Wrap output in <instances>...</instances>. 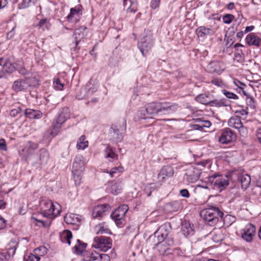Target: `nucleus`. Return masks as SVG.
<instances>
[{
	"label": "nucleus",
	"instance_id": "nucleus-1",
	"mask_svg": "<svg viewBox=\"0 0 261 261\" xmlns=\"http://www.w3.org/2000/svg\"><path fill=\"white\" fill-rule=\"evenodd\" d=\"M171 229L170 223H165L154 233L159 241L156 247L161 254L165 253L168 250V247L174 245L173 238L170 234Z\"/></svg>",
	"mask_w": 261,
	"mask_h": 261
},
{
	"label": "nucleus",
	"instance_id": "nucleus-2",
	"mask_svg": "<svg viewBox=\"0 0 261 261\" xmlns=\"http://www.w3.org/2000/svg\"><path fill=\"white\" fill-rule=\"evenodd\" d=\"M61 206L58 203H54L50 200L43 198L39 201V213L43 217L51 221L55 218L60 213Z\"/></svg>",
	"mask_w": 261,
	"mask_h": 261
},
{
	"label": "nucleus",
	"instance_id": "nucleus-3",
	"mask_svg": "<svg viewBox=\"0 0 261 261\" xmlns=\"http://www.w3.org/2000/svg\"><path fill=\"white\" fill-rule=\"evenodd\" d=\"M162 115V102H152L148 103L139 111L138 116L141 119Z\"/></svg>",
	"mask_w": 261,
	"mask_h": 261
},
{
	"label": "nucleus",
	"instance_id": "nucleus-4",
	"mask_svg": "<svg viewBox=\"0 0 261 261\" xmlns=\"http://www.w3.org/2000/svg\"><path fill=\"white\" fill-rule=\"evenodd\" d=\"M200 216L206 221L209 225H214L222 218L223 213L217 207L204 209L201 211Z\"/></svg>",
	"mask_w": 261,
	"mask_h": 261
},
{
	"label": "nucleus",
	"instance_id": "nucleus-5",
	"mask_svg": "<svg viewBox=\"0 0 261 261\" xmlns=\"http://www.w3.org/2000/svg\"><path fill=\"white\" fill-rule=\"evenodd\" d=\"M208 181L211 184L213 188L219 192L222 191L229 185L228 178L227 175L219 174H214L208 177Z\"/></svg>",
	"mask_w": 261,
	"mask_h": 261
},
{
	"label": "nucleus",
	"instance_id": "nucleus-6",
	"mask_svg": "<svg viewBox=\"0 0 261 261\" xmlns=\"http://www.w3.org/2000/svg\"><path fill=\"white\" fill-rule=\"evenodd\" d=\"M69 109L64 108L62 111L59 114L57 119L53 123L50 135L53 137L56 136L61 127L62 124L69 118Z\"/></svg>",
	"mask_w": 261,
	"mask_h": 261
},
{
	"label": "nucleus",
	"instance_id": "nucleus-7",
	"mask_svg": "<svg viewBox=\"0 0 261 261\" xmlns=\"http://www.w3.org/2000/svg\"><path fill=\"white\" fill-rule=\"evenodd\" d=\"M128 210V205L122 204L111 214V217L117 226L122 224L124 220L125 216Z\"/></svg>",
	"mask_w": 261,
	"mask_h": 261
},
{
	"label": "nucleus",
	"instance_id": "nucleus-8",
	"mask_svg": "<svg viewBox=\"0 0 261 261\" xmlns=\"http://www.w3.org/2000/svg\"><path fill=\"white\" fill-rule=\"evenodd\" d=\"M93 246L101 251H106L112 247V240L107 237H95Z\"/></svg>",
	"mask_w": 261,
	"mask_h": 261
},
{
	"label": "nucleus",
	"instance_id": "nucleus-9",
	"mask_svg": "<svg viewBox=\"0 0 261 261\" xmlns=\"http://www.w3.org/2000/svg\"><path fill=\"white\" fill-rule=\"evenodd\" d=\"M34 78L25 77L19 79L15 81L12 85V88L15 92H20L26 90L31 86Z\"/></svg>",
	"mask_w": 261,
	"mask_h": 261
},
{
	"label": "nucleus",
	"instance_id": "nucleus-10",
	"mask_svg": "<svg viewBox=\"0 0 261 261\" xmlns=\"http://www.w3.org/2000/svg\"><path fill=\"white\" fill-rule=\"evenodd\" d=\"M154 40L152 34L149 33L145 35L140 42L138 46L143 56H145V53H147L153 46Z\"/></svg>",
	"mask_w": 261,
	"mask_h": 261
},
{
	"label": "nucleus",
	"instance_id": "nucleus-11",
	"mask_svg": "<svg viewBox=\"0 0 261 261\" xmlns=\"http://www.w3.org/2000/svg\"><path fill=\"white\" fill-rule=\"evenodd\" d=\"M82 15V7L77 5L70 9V13L66 17V19L69 22L76 23L79 21Z\"/></svg>",
	"mask_w": 261,
	"mask_h": 261
},
{
	"label": "nucleus",
	"instance_id": "nucleus-12",
	"mask_svg": "<svg viewBox=\"0 0 261 261\" xmlns=\"http://www.w3.org/2000/svg\"><path fill=\"white\" fill-rule=\"evenodd\" d=\"M224 64L219 61L211 62L206 67V71L210 73L220 75L225 69Z\"/></svg>",
	"mask_w": 261,
	"mask_h": 261
},
{
	"label": "nucleus",
	"instance_id": "nucleus-13",
	"mask_svg": "<svg viewBox=\"0 0 261 261\" xmlns=\"http://www.w3.org/2000/svg\"><path fill=\"white\" fill-rule=\"evenodd\" d=\"M256 232V228L254 225L248 223L245 228L242 230V238L247 242H251Z\"/></svg>",
	"mask_w": 261,
	"mask_h": 261
},
{
	"label": "nucleus",
	"instance_id": "nucleus-14",
	"mask_svg": "<svg viewBox=\"0 0 261 261\" xmlns=\"http://www.w3.org/2000/svg\"><path fill=\"white\" fill-rule=\"evenodd\" d=\"M236 136L232 130L226 128L223 130L219 138V141L222 144H228L236 140Z\"/></svg>",
	"mask_w": 261,
	"mask_h": 261
},
{
	"label": "nucleus",
	"instance_id": "nucleus-15",
	"mask_svg": "<svg viewBox=\"0 0 261 261\" xmlns=\"http://www.w3.org/2000/svg\"><path fill=\"white\" fill-rule=\"evenodd\" d=\"M126 123L123 122V125L122 127L118 128L116 125L112 126L109 131V134L111 137H112L113 140L116 142L120 141L123 138V135L122 133L120 132V130H123L125 129Z\"/></svg>",
	"mask_w": 261,
	"mask_h": 261
},
{
	"label": "nucleus",
	"instance_id": "nucleus-16",
	"mask_svg": "<svg viewBox=\"0 0 261 261\" xmlns=\"http://www.w3.org/2000/svg\"><path fill=\"white\" fill-rule=\"evenodd\" d=\"M110 208L111 206L108 204L98 205L94 207L92 216L94 218L102 217L106 215V212L109 211Z\"/></svg>",
	"mask_w": 261,
	"mask_h": 261
},
{
	"label": "nucleus",
	"instance_id": "nucleus-17",
	"mask_svg": "<svg viewBox=\"0 0 261 261\" xmlns=\"http://www.w3.org/2000/svg\"><path fill=\"white\" fill-rule=\"evenodd\" d=\"M174 173L173 167L170 165L164 166L158 175L159 180H163L166 178L172 177Z\"/></svg>",
	"mask_w": 261,
	"mask_h": 261
},
{
	"label": "nucleus",
	"instance_id": "nucleus-18",
	"mask_svg": "<svg viewBox=\"0 0 261 261\" xmlns=\"http://www.w3.org/2000/svg\"><path fill=\"white\" fill-rule=\"evenodd\" d=\"M85 169L84 157L81 155H77L74 159L72 165L73 172H83Z\"/></svg>",
	"mask_w": 261,
	"mask_h": 261
},
{
	"label": "nucleus",
	"instance_id": "nucleus-19",
	"mask_svg": "<svg viewBox=\"0 0 261 261\" xmlns=\"http://www.w3.org/2000/svg\"><path fill=\"white\" fill-rule=\"evenodd\" d=\"M181 207V202L179 200H174L166 203L164 206V210L168 213L177 211Z\"/></svg>",
	"mask_w": 261,
	"mask_h": 261
},
{
	"label": "nucleus",
	"instance_id": "nucleus-20",
	"mask_svg": "<svg viewBox=\"0 0 261 261\" xmlns=\"http://www.w3.org/2000/svg\"><path fill=\"white\" fill-rule=\"evenodd\" d=\"M87 28L85 26H81L75 30L73 37L74 39L75 44L77 46L80 41L83 39L87 35Z\"/></svg>",
	"mask_w": 261,
	"mask_h": 261
},
{
	"label": "nucleus",
	"instance_id": "nucleus-21",
	"mask_svg": "<svg viewBox=\"0 0 261 261\" xmlns=\"http://www.w3.org/2000/svg\"><path fill=\"white\" fill-rule=\"evenodd\" d=\"M178 108L177 103L162 102V115H167L175 112Z\"/></svg>",
	"mask_w": 261,
	"mask_h": 261
},
{
	"label": "nucleus",
	"instance_id": "nucleus-22",
	"mask_svg": "<svg viewBox=\"0 0 261 261\" xmlns=\"http://www.w3.org/2000/svg\"><path fill=\"white\" fill-rule=\"evenodd\" d=\"M201 172L198 169L193 168L186 173L187 180L191 183L196 181L200 177Z\"/></svg>",
	"mask_w": 261,
	"mask_h": 261
},
{
	"label": "nucleus",
	"instance_id": "nucleus-23",
	"mask_svg": "<svg viewBox=\"0 0 261 261\" xmlns=\"http://www.w3.org/2000/svg\"><path fill=\"white\" fill-rule=\"evenodd\" d=\"M65 222L68 224L75 225L78 226L81 222V219L79 216L75 214L69 213L64 217Z\"/></svg>",
	"mask_w": 261,
	"mask_h": 261
},
{
	"label": "nucleus",
	"instance_id": "nucleus-24",
	"mask_svg": "<svg viewBox=\"0 0 261 261\" xmlns=\"http://www.w3.org/2000/svg\"><path fill=\"white\" fill-rule=\"evenodd\" d=\"M38 163L41 165H46L49 159V154L44 148L40 149L38 152Z\"/></svg>",
	"mask_w": 261,
	"mask_h": 261
},
{
	"label": "nucleus",
	"instance_id": "nucleus-25",
	"mask_svg": "<svg viewBox=\"0 0 261 261\" xmlns=\"http://www.w3.org/2000/svg\"><path fill=\"white\" fill-rule=\"evenodd\" d=\"M82 256L84 261H98L99 253L94 250L87 251Z\"/></svg>",
	"mask_w": 261,
	"mask_h": 261
},
{
	"label": "nucleus",
	"instance_id": "nucleus-26",
	"mask_svg": "<svg viewBox=\"0 0 261 261\" xmlns=\"http://www.w3.org/2000/svg\"><path fill=\"white\" fill-rule=\"evenodd\" d=\"M246 41L249 45H254L259 46L261 43V39L255 35L254 33L249 34L246 38Z\"/></svg>",
	"mask_w": 261,
	"mask_h": 261
},
{
	"label": "nucleus",
	"instance_id": "nucleus-27",
	"mask_svg": "<svg viewBox=\"0 0 261 261\" xmlns=\"http://www.w3.org/2000/svg\"><path fill=\"white\" fill-rule=\"evenodd\" d=\"M86 243L83 242L80 240H77L76 243L73 247V252L75 254L82 255L83 256L85 251H87V250H86Z\"/></svg>",
	"mask_w": 261,
	"mask_h": 261
},
{
	"label": "nucleus",
	"instance_id": "nucleus-28",
	"mask_svg": "<svg viewBox=\"0 0 261 261\" xmlns=\"http://www.w3.org/2000/svg\"><path fill=\"white\" fill-rule=\"evenodd\" d=\"M24 115L30 119H40L42 117L43 114L39 110L27 109L25 110Z\"/></svg>",
	"mask_w": 261,
	"mask_h": 261
},
{
	"label": "nucleus",
	"instance_id": "nucleus-29",
	"mask_svg": "<svg viewBox=\"0 0 261 261\" xmlns=\"http://www.w3.org/2000/svg\"><path fill=\"white\" fill-rule=\"evenodd\" d=\"M227 124L229 127L238 129V128H240L243 123L239 116H233L229 118L228 120Z\"/></svg>",
	"mask_w": 261,
	"mask_h": 261
},
{
	"label": "nucleus",
	"instance_id": "nucleus-30",
	"mask_svg": "<svg viewBox=\"0 0 261 261\" xmlns=\"http://www.w3.org/2000/svg\"><path fill=\"white\" fill-rule=\"evenodd\" d=\"M193 225L189 222H185L181 224L182 233L186 237L192 236L194 233V230L193 228Z\"/></svg>",
	"mask_w": 261,
	"mask_h": 261
},
{
	"label": "nucleus",
	"instance_id": "nucleus-31",
	"mask_svg": "<svg viewBox=\"0 0 261 261\" xmlns=\"http://www.w3.org/2000/svg\"><path fill=\"white\" fill-rule=\"evenodd\" d=\"M208 106L210 107H228L229 105L227 101L225 98L221 99H214L210 100Z\"/></svg>",
	"mask_w": 261,
	"mask_h": 261
},
{
	"label": "nucleus",
	"instance_id": "nucleus-32",
	"mask_svg": "<svg viewBox=\"0 0 261 261\" xmlns=\"http://www.w3.org/2000/svg\"><path fill=\"white\" fill-rule=\"evenodd\" d=\"M72 238L71 232L69 230H65L60 234V239L63 243H66L69 245L71 244L70 240Z\"/></svg>",
	"mask_w": 261,
	"mask_h": 261
},
{
	"label": "nucleus",
	"instance_id": "nucleus-33",
	"mask_svg": "<svg viewBox=\"0 0 261 261\" xmlns=\"http://www.w3.org/2000/svg\"><path fill=\"white\" fill-rule=\"evenodd\" d=\"M242 185V188L244 190H246L250 185L251 182V178L248 174L242 175L238 177Z\"/></svg>",
	"mask_w": 261,
	"mask_h": 261
},
{
	"label": "nucleus",
	"instance_id": "nucleus-34",
	"mask_svg": "<svg viewBox=\"0 0 261 261\" xmlns=\"http://www.w3.org/2000/svg\"><path fill=\"white\" fill-rule=\"evenodd\" d=\"M97 234H111V230L105 223L98 224L95 227Z\"/></svg>",
	"mask_w": 261,
	"mask_h": 261
},
{
	"label": "nucleus",
	"instance_id": "nucleus-35",
	"mask_svg": "<svg viewBox=\"0 0 261 261\" xmlns=\"http://www.w3.org/2000/svg\"><path fill=\"white\" fill-rule=\"evenodd\" d=\"M195 100L202 104L208 106L211 100L210 95L209 94H199L195 97Z\"/></svg>",
	"mask_w": 261,
	"mask_h": 261
},
{
	"label": "nucleus",
	"instance_id": "nucleus-36",
	"mask_svg": "<svg viewBox=\"0 0 261 261\" xmlns=\"http://www.w3.org/2000/svg\"><path fill=\"white\" fill-rule=\"evenodd\" d=\"M88 146V141L86 140L85 135L81 136L78 139L76 143V148L77 149H85Z\"/></svg>",
	"mask_w": 261,
	"mask_h": 261
},
{
	"label": "nucleus",
	"instance_id": "nucleus-37",
	"mask_svg": "<svg viewBox=\"0 0 261 261\" xmlns=\"http://www.w3.org/2000/svg\"><path fill=\"white\" fill-rule=\"evenodd\" d=\"M123 184L121 181H117L113 184L111 187L112 193L117 195L120 193L122 189Z\"/></svg>",
	"mask_w": 261,
	"mask_h": 261
},
{
	"label": "nucleus",
	"instance_id": "nucleus-38",
	"mask_svg": "<svg viewBox=\"0 0 261 261\" xmlns=\"http://www.w3.org/2000/svg\"><path fill=\"white\" fill-rule=\"evenodd\" d=\"M197 32L199 36L202 37L211 34L213 31L210 28H207L204 26H201L197 29Z\"/></svg>",
	"mask_w": 261,
	"mask_h": 261
},
{
	"label": "nucleus",
	"instance_id": "nucleus-39",
	"mask_svg": "<svg viewBox=\"0 0 261 261\" xmlns=\"http://www.w3.org/2000/svg\"><path fill=\"white\" fill-rule=\"evenodd\" d=\"M105 156L107 158L118 159V155L115 153L113 149L109 145H107L105 150Z\"/></svg>",
	"mask_w": 261,
	"mask_h": 261
},
{
	"label": "nucleus",
	"instance_id": "nucleus-40",
	"mask_svg": "<svg viewBox=\"0 0 261 261\" xmlns=\"http://www.w3.org/2000/svg\"><path fill=\"white\" fill-rule=\"evenodd\" d=\"M38 0H22L18 5L19 9H25L32 5H35Z\"/></svg>",
	"mask_w": 261,
	"mask_h": 261
},
{
	"label": "nucleus",
	"instance_id": "nucleus-41",
	"mask_svg": "<svg viewBox=\"0 0 261 261\" xmlns=\"http://www.w3.org/2000/svg\"><path fill=\"white\" fill-rule=\"evenodd\" d=\"M124 170L123 167L122 166L116 167L112 168L110 172L108 170L105 171V172L109 173L111 177H113L115 175L122 173Z\"/></svg>",
	"mask_w": 261,
	"mask_h": 261
},
{
	"label": "nucleus",
	"instance_id": "nucleus-42",
	"mask_svg": "<svg viewBox=\"0 0 261 261\" xmlns=\"http://www.w3.org/2000/svg\"><path fill=\"white\" fill-rule=\"evenodd\" d=\"M223 239V236L222 232L220 230L215 231L213 233L212 240L216 243H219L222 241Z\"/></svg>",
	"mask_w": 261,
	"mask_h": 261
},
{
	"label": "nucleus",
	"instance_id": "nucleus-43",
	"mask_svg": "<svg viewBox=\"0 0 261 261\" xmlns=\"http://www.w3.org/2000/svg\"><path fill=\"white\" fill-rule=\"evenodd\" d=\"M234 60L239 63H243L244 62V54L242 50L238 51L234 53Z\"/></svg>",
	"mask_w": 261,
	"mask_h": 261
},
{
	"label": "nucleus",
	"instance_id": "nucleus-44",
	"mask_svg": "<svg viewBox=\"0 0 261 261\" xmlns=\"http://www.w3.org/2000/svg\"><path fill=\"white\" fill-rule=\"evenodd\" d=\"M38 25L39 28L41 29L43 31H45L48 29L50 24L46 19L43 18L39 21Z\"/></svg>",
	"mask_w": 261,
	"mask_h": 261
},
{
	"label": "nucleus",
	"instance_id": "nucleus-45",
	"mask_svg": "<svg viewBox=\"0 0 261 261\" xmlns=\"http://www.w3.org/2000/svg\"><path fill=\"white\" fill-rule=\"evenodd\" d=\"M156 189L155 185L154 184H150L146 185L144 188V192L147 196H150L151 193Z\"/></svg>",
	"mask_w": 261,
	"mask_h": 261
},
{
	"label": "nucleus",
	"instance_id": "nucleus-46",
	"mask_svg": "<svg viewBox=\"0 0 261 261\" xmlns=\"http://www.w3.org/2000/svg\"><path fill=\"white\" fill-rule=\"evenodd\" d=\"M97 87L96 85H92L90 87V85L87 84L86 86V89L84 91H87V96L86 97H88L92 95L94 93L97 91Z\"/></svg>",
	"mask_w": 261,
	"mask_h": 261
},
{
	"label": "nucleus",
	"instance_id": "nucleus-47",
	"mask_svg": "<svg viewBox=\"0 0 261 261\" xmlns=\"http://www.w3.org/2000/svg\"><path fill=\"white\" fill-rule=\"evenodd\" d=\"M210 83L217 87L221 88H223L225 86V85L222 80L219 77H216L212 79Z\"/></svg>",
	"mask_w": 261,
	"mask_h": 261
},
{
	"label": "nucleus",
	"instance_id": "nucleus-48",
	"mask_svg": "<svg viewBox=\"0 0 261 261\" xmlns=\"http://www.w3.org/2000/svg\"><path fill=\"white\" fill-rule=\"evenodd\" d=\"M72 173L73 174V178L75 184L76 185H79L81 183V179H82V176H81L82 172H73V170H72Z\"/></svg>",
	"mask_w": 261,
	"mask_h": 261
},
{
	"label": "nucleus",
	"instance_id": "nucleus-49",
	"mask_svg": "<svg viewBox=\"0 0 261 261\" xmlns=\"http://www.w3.org/2000/svg\"><path fill=\"white\" fill-rule=\"evenodd\" d=\"M222 92L227 98L229 99H237L239 98L238 96L234 93L228 91L226 90H222Z\"/></svg>",
	"mask_w": 261,
	"mask_h": 261
},
{
	"label": "nucleus",
	"instance_id": "nucleus-50",
	"mask_svg": "<svg viewBox=\"0 0 261 261\" xmlns=\"http://www.w3.org/2000/svg\"><path fill=\"white\" fill-rule=\"evenodd\" d=\"M234 16L230 14H227L224 15L222 17L223 21L224 23L229 24L234 19Z\"/></svg>",
	"mask_w": 261,
	"mask_h": 261
},
{
	"label": "nucleus",
	"instance_id": "nucleus-51",
	"mask_svg": "<svg viewBox=\"0 0 261 261\" xmlns=\"http://www.w3.org/2000/svg\"><path fill=\"white\" fill-rule=\"evenodd\" d=\"M34 252L35 254L38 256H42L45 254L46 252V248L44 246L39 247L34 250Z\"/></svg>",
	"mask_w": 261,
	"mask_h": 261
},
{
	"label": "nucleus",
	"instance_id": "nucleus-52",
	"mask_svg": "<svg viewBox=\"0 0 261 261\" xmlns=\"http://www.w3.org/2000/svg\"><path fill=\"white\" fill-rule=\"evenodd\" d=\"M39 256L33 254H30L27 258H24L25 261H39Z\"/></svg>",
	"mask_w": 261,
	"mask_h": 261
},
{
	"label": "nucleus",
	"instance_id": "nucleus-53",
	"mask_svg": "<svg viewBox=\"0 0 261 261\" xmlns=\"http://www.w3.org/2000/svg\"><path fill=\"white\" fill-rule=\"evenodd\" d=\"M240 134L243 136V137H246L248 134V129L247 127H245L243 124H242V126L240 127V128H238L237 129Z\"/></svg>",
	"mask_w": 261,
	"mask_h": 261
},
{
	"label": "nucleus",
	"instance_id": "nucleus-54",
	"mask_svg": "<svg viewBox=\"0 0 261 261\" xmlns=\"http://www.w3.org/2000/svg\"><path fill=\"white\" fill-rule=\"evenodd\" d=\"M54 87L58 90H62L64 87L63 84H62L59 79H57L54 82Z\"/></svg>",
	"mask_w": 261,
	"mask_h": 261
},
{
	"label": "nucleus",
	"instance_id": "nucleus-55",
	"mask_svg": "<svg viewBox=\"0 0 261 261\" xmlns=\"http://www.w3.org/2000/svg\"><path fill=\"white\" fill-rule=\"evenodd\" d=\"M98 261H110V256L107 254L99 253Z\"/></svg>",
	"mask_w": 261,
	"mask_h": 261
},
{
	"label": "nucleus",
	"instance_id": "nucleus-56",
	"mask_svg": "<svg viewBox=\"0 0 261 261\" xmlns=\"http://www.w3.org/2000/svg\"><path fill=\"white\" fill-rule=\"evenodd\" d=\"M161 0H151L150 3V7L152 9H155L159 7Z\"/></svg>",
	"mask_w": 261,
	"mask_h": 261
},
{
	"label": "nucleus",
	"instance_id": "nucleus-57",
	"mask_svg": "<svg viewBox=\"0 0 261 261\" xmlns=\"http://www.w3.org/2000/svg\"><path fill=\"white\" fill-rule=\"evenodd\" d=\"M180 194L183 197L189 198L190 194L188 190L184 189L180 191Z\"/></svg>",
	"mask_w": 261,
	"mask_h": 261
},
{
	"label": "nucleus",
	"instance_id": "nucleus-58",
	"mask_svg": "<svg viewBox=\"0 0 261 261\" xmlns=\"http://www.w3.org/2000/svg\"><path fill=\"white\" fill-rule=\"evenodd\" d=\"M199 122H201V124L203 128H204V127L208 128L212 125L211 122L208 120H204V121L200 120V121H199Z\"/></svg>",
	"mask_w": 261,
	"mask_h": 261
},
{
	"label": "nucleus",
	"instance_id": "nucleus-59",
	"mask_svg": "<svg viewBox=\"0 0 261 261\" xmlns=\"http://www.w3.org/2000/svg\"><path fill=\"white\" fill-rule=\"evenodd\" d=\"M0 149L3 150H7V145L6 141L4 139H0Z\"/></svg>",
	"mask_w": 261,
	"mask_h": 261
},
{
	"label": "nucleus",
	"instance_id": "nucleus-60",
	"mask_svg": "<svg viewBox=\"0 0 261 261\" xmlns=\"http://www.w3.org/2000/svg\"><path fill=\"white\" fill-rule=\"evenodd\" d=\"M247 105L249 106L251 108H254V99L252 97H248L247 99Z\"/></svg>",
	"mask_w": 261,
	"mask_h": 261
},
{
	"label": "nucleus",
	"instance_id": "nucleus-61",
	"mask_svg": "<svg viewBox=\"0 0 261 261\" xmlns=\"http://www.w3.org/2000/svg\"><path fill=\"white\" fill-rule=\"evenodd\" d=\"M6 226V220L2 217L0 216V230L5 228Z\"/></svg>",
	"mask_w": 261,
	"mask_h": 261
},
{
	"label": "nucleus",
	"instance_id": "nucleus-62",
	"mask_svg": "<svg viewBox=\"0 0 261 261\" xmlns=\"http://www.w3.org/2000/svg\"><path fill=\"white\" fill-rule=\"evenodd\" d=\"M192 128L195 130H202L203 129V128L201 124H193L192 126Z\"/></svg>",
	"mask_w": 261,
	"mask_h": 261
},
{
	"label": "nucleus",
	"instance_id": "nucleus-63",
	"mask_svg": "<svg viewBox=\"0 0 261 261\" xmlns=\"http://www.w3.org/2000/svg\"><path fill=\"white\" fill-rule=\"evenodd\" d=\"M15 35L14 29L13 28L10 31L7 35V38L8 39H11Z\"/></svg>",
	"mask_w": 261,
	"mask_h": 261
},
{
	"label": "nucleus",
	"instance_id": "nucleus-64",
	"mask_svg": "<svg viewBox=\"0 0 261 261\" xmlns=\"http://www.w3.org/2000/svg\"><path fill=\"white\" fill-rule=\"evenodd\" d=\"M21 111V109L19 108L18 110L17 109H13L10 112V115L13 116H15L16 115H17L18 113H20Z\"/></svg>",
	"mask_w": 261,
	"mask_h": 261
}]
</instances>
